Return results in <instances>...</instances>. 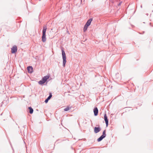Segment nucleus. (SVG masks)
Instances as JSON below:
<instances>
[{"instance_id":"nucleus-1","label":"nucleus","mask_w":153,"mask_h":153,"mask_svg":"<svg viewBox=\"0 0 153 153\" xmlns=\"http://www.w3.org/2000/svg\"><path fill=\"white\" fill-rule=\"evenodd\" d=\"M49 77L50 76L48 75H47L44 76L42 78L41 80L38 82L39 84L41 85H42L46 82L47 83L48 82L47 80L49 78Z\"/></svg>"},{"instance_id":"nucleus-2","label":"nucleus","mask_w":153,"mask_h":153,"mask_svg":"<svg viewBox=\"0 0 153 153\" xmlns=\"http://www.w3.org/2000/svg\"><path fill=\"white\" fill-rule=\"evenodd\" d=\"M47 29V27L46 26L43 27L42 31V41L43 42H45L46 41V32Z\"/></svg>"},{"instance_id":"nucleus-3","label":"nucleus","mask_w":153,"mask_h":153,"mask_svg":"<svg viewBox=\"0 0 153 153\" xmlns=\"http://www.w3.org/2000/svg\"><path fill=\"white\" fill-rule=\"evenodd\" d=\"M62 56L63 59V66L65 67L66 62V57L65 51L63 50H62Z\"/></svg>"},{"instance_id":"nucleus-4","label":"nucleus","mask_w":153,"mask_h":153,"mask_svg":"<svg viewBox=\"0 0 153 153\" xmlns=\"http://www.w3.org/2000/svg\"><path fill=\"white\" fill-rule=\"evenodd\" d=\"M106 130H105L103 131L102 135L97 139V140L98 142L101 141L103 138H105L106 136Z\"/></svg>"},{"instance_id":"nucleus-5","label":"nucleus","mask_w":153,"mask_h":153,"mask_svg":"<svg viewBox=\"0 0 153 153\" xmlns=\"http://www.w3.org/2000/svg\"><path fill=\"white\" fill-rule=\"evenodd\" d=\"M17 47L16 45H14L11 48V53H15L17 51Z\"/></svg>"},{"instance_id":"nucleus-6","label":"nucleus","mask_w":153,"mask_h":153,"mask_svg":"<svg viewBox=\"0 0 153 153\" xmlns=\"http://www.w3.org/2000/svg\"><path fill=\"white\" fill-rule=\"evenodd\" d=\"M104 120L105 121V123L106 124V126L107 127V126H108V117L107 116L106 114V113H105L104 114Z\"/></svg>"},{"instance_id":"nucleus-7","label":"nucleus","mask_w":153,"mask_h":153,"mask_svg":"<svg viewBox=\"0 0 153 153\" xmlns=\"http://www.w3.org/2000/svg\"><path fill=\"white\" fill-rule=\"evenodd\" d=\"M101 128L100 127H95L94 129V131L95 133H97L100 131Z\"/></svg>"},{"instance_id":"nucleus-8","label":"nucleus","mask_w":153,"mask_h":153,"mask_svg":"<svg viewBox=\"0 0 153 153\" xmlns=\"http://www.w3.org/2000/svg\"><path fill=\"white\" fill-rule=\"evenodd\" d=\"M27 70L28 73H31L33 72V68L31 66H29L27 67Z\"/></svg>"},{"instance_id":"nucleus-9","label":"nucleus","mask_w":153,"mask_h":153,"mask_svg":"<svg viewBox=\"0 0 153 153\" xmlns=\"http://www.w3.org/2000/svg\"><path fill=\"white\" fill-rule=\"evenodd\" d=\"M94 113L95 116H97L98 115V110L97 107H95L94 108Z\"/></svg>"},{"instance_id":"nucleus-10","label":"nucleus","mask_w":153,"mask_h":153,"mask_svg":"<svg viewBox=\"0 0 153 153\" xmlns=\"http://www.w3.org/2000/svg\"><path fill=\"white\" fill-rule=\"evenodd\" d=\"M93 20L92 18H90L89 19H88L87 22H86L85 25H86L87 26H89L91 24V23Z\"/></svg>"},{"instance_id":"nucleus-11","label":"nucleus","mask_w":153,"mask_h":153,"mask_svg":"<svg viewBox=\"0 0 153 153\" xmlns=\"http://www.w3.org/2000/svg\"><path fill=\"white\" fill-rule=\"evenodd\" d=\"M52 97V95L51 93L49 94V96L47 97V98L45 100V103H47L48 102V100L50 99Z\"/></svg>"},{"instance_id":"nucleus-12","label":"nucleus","mask_w":153,"mask_h":153,"mask_svg":"<svg viewBox=\"0 0 153 153\" xmlns=\"http://www.w3.org/2000/svg\"><path fill=\"white\" fill-rule=\"evenodd\" d=\"M28 109L29 110V113L30 114H32L33 111V109L31 107H29Z\"/></svg>"},{"instance_id":"nucleus-13","label":"nucleus","mask_w":153,"mask_h":153,"mask_svg":"<svg viewBox=\"0 0 153 153\" xmlns=\"http://www.w3.org/2000/svg\"><path fill=\"white\" fill-rule=\"evenodd\" d=\"M88 27V26L85 25L83 28V31L84 32H85V31H86Z\"/></svg>"},{"instance_id":"nucleus-14","label":"nucleus","mask_w":153,"mask_h":153,"mask_svg":"<svg viewBox=\"0 0 153 153\" xmlns=\"http://www.w3.org/2000/svg\"><path fill=\"white\" fill-rule=\"evenodd\" d=\"M70 109V108H69L68 106L64 109V111H67L69 110Z\"/></svg>"},{"instance_id":"nucleus-15","label":"nucleus","mask_w":153,"mask_h":153,"mask_svg":"<svg viewBox=\"0 0 153 153\" xmlns=\"http://www.w3.org/2000/svg\"><path fill=\"white\" fill-rule=\"evenodd\" d=\"M122 1H121L118 4V6H120L121 5L122 3Z\"/></svg>"}]
</instances>
